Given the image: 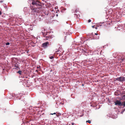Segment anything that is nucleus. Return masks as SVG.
<instances>
[{
  "label": "nucleus",
  "mask_w": 125,
  "mask_h": 125,
  "mask_svg": "<svg viewBox=\"0 0 125 125\" xmlns=\"http://www.w3.org/2000/svg\"><path fill=\"white\" fill-rule=\"evenodd\" d=\"M74 123H72V125H74Z\"/></svg>",
  "instance_id": "nucleus-24"
},
{
  "label": "nucleus",
  "mask_w": 125,
  "mask_h": 125,
  "mask_svg": "<svg viewBox=\"0 0 125 125\" xmlns=\"http://www.w3.org/2000/svg\"><path fill=\"white\" fill-rule=\"evenodd\" d=\"M10 44V43H9V42H7V43H6V45H9Z\"/></svg>",
  "instance_id": "nucleus-15"
},
{
  "label": "nucleus",
  "mask_w": 125,
  "mask_h": 125,
  "mask_svg": "<svg viewBox=\"0 0 125 125\" xmlns=\"http://www.w3.org/2000/svg\"><path fill=\"white\" fill-rule=\"evenodd\" d=\"M91 20L90 19H89L88 20V22H91Z\"/></svg>",
  "instance_id": "nucleus-19"
},
{
  "label": "nucleus",
  "mask_w": 125,
  "mask_h": 125,
  "mask_svg": "<svg viewBox=\"0 0 125 125\" xmlns=\"http://www.w3.org/2000/svg\"><path fill=\"white\" fill-rule=\"evenodd\" d=\"M87 122H88L90 124L91 123V122L90 120H88V121H86V123H87Z\"/></svg>",
  "instance_id": "nucleus-14"
},
{
  "label": "nucleus",
  "mask_w": 125,
  "mask_h": 125,
  "mask_svg": "<svg viewBox=\"0 0 125 125\" xmlns=\"http://www.w3.org/2000/svg\"><path fill=\"white\" fill-rule=\"evenodd\" d=\"M43 35L44 37H45V38L46 37V36H47H47V33L45 34V33H43V32H42Z\"/></svg>",
  "instance_id": "nucleus-10"
},
{
  "label": "nucleus",
  "mask_w": 125,
  "mask_h": 125,
  "mask_svg": "<svg viewBox=\"0 0 125 125\" xmlns=\"http://www.w3.org/2000/svg\"><path fill=\"white\" fill-rule=\"evenodd\" d=\"M56 115L57 117H58L59 116L61 115V114L60 113H58L56 114Z\"/></svg>",
  "instance_id": "nucleus-11"
},
{
  "label": "nucleus",
  "mask_w": 125,
  "mask_h": 125,
  "mask_svg": "<svg viewBox=\"0 0 125 125\" xmlns=\"http://www.w3.org/2000/svg\"><path fill=\"white\" fill-rule=\"evenodd\" d=\"M21 72H22L20 70V71H19L18 72H17V73H19L20 74H21Z\"/></svg>",
  "instance_id": "nucleus-12"
},
{
  "label": "nucleus",
  "mask_w": 125,
  "mask_h": 125,
  "mask_svg": "<svg viewBox=\"0 0 125 125\" xmlns=\"http://www.w3.org/2000/svg\"><path fill=\"white\" fill-rule=\"evenodd\" d=\"M79 10V9L78 8H76L75 9V10L74 12V10L73 11V12H74V13L76 12V13Z\"/></svg>",
  "instance_id": "nucleus-7"
},
{
  "label": "nucleus",
  "mask_w": 125,
  "mask_h": 125,
  "mask_svg": "<svg viewBox=\"0 0 125 125\" xmlns=\"http://www.w3.org/2000/svg\"><path fill=\"white\" fill-rule=\"evenodd\" d=\"M14 67H15V68H14L15 69H17V68H18L19 67L18 64H15L14 66Z\"/></svg>",
  "instance_id": "nucleus-8"
},
{
  "label": "nucleus",
  "mask_w": 125,
  "mask_h": 125,
  "mask_svg": "<svg viewBox=\"0 0 125 125\" xmlns=\"http://www.w3.org/2000/svg\"><path fill=\"white\" fill-rule=\"evenodd\" d=\"M95 29H97V28H95Z\"/></svg>",
  "instance_id": "nucleus-30"
},
{
  "label": "nucleus",
  "mask_w": 125,
  "mask_h": 125,
  "mask_svg": "<svg viewBox=\"0 0 125 125\" xmlns=\"http://www.w3.org/2000/svg\"><path fill=\"white\" fill-rule=\"evenodd\" d=\"M115 105H122L121 103L118 100L116 101L115 102Z\"/></svg>",
  "instance_id": "nucleus-6"
},
{
  "label": "nucleus",
  "mask_w": 125,
  "mask_h": 125,
  "mask_svg": "<svg viewBox=\"0 0 125 125\" xmlns=\"http://www.w3.org/2000/svg\"><path fill=\"white\" fill-rule=\"evenodd\" d=\"M99 38V37H98L97 38H96V39H98Z\"/></svg>",
  "instance_id": "nucleus-21"
},
{
  "label": "nucleus",
  "mask_w": 125,
  "mask_h": 125,
  "mask_svg": "<svg viewBox=\"0 0 125 125\" xmlns=\"http://www.w3.org/2000/svg\"><path fill=\"white\" fill-rule=\"evenodd\" d=\"M56 114V113H53V114H50L51 115H53L54 114Z\"/></svg>",
  "instance_id": "nucleus-18"
},
{
  "label": "nucleus",
  "mask_w": 125,
  "mask_h": 125,
  "mask_svg": "<svg viewBox=\"0 0 125 125\" xmlns=\"http://www.w3.org/2000/svg\"><path fill=\"white\" fill-rule=\"evenodd\" d=\"M36 72H38V71L37 70H36Z\"/></svg>",
  "instance_id": "nucleus-26"
},
{
  "label": "nucleus",
  "mask_w": 125,
  "mask_h": 125,
  "mask_svg": "<svg viewBox=\"0 0 125 125\" xmlns=\"http://www.w3.org/2000/svg\"><path fill=\"white\" fill-rule=\"evenodd\" d=\"M54 58V57L53 56H51L50 57V59H52Z\"/></svg>",
  "instance_id": "nucleus-16"
},
{
  "label": "nucleus",
  "mask_w": 125,
  "mask_h": 125,
  "mask_svg": "<svg viewBox=\"0 0 125 125\" xmlns=\"http://www.w3.org/2000/svg\"><path fill=\"white\" fill-rule=\"evenodd\" d=\"M124 103L125 104V101L124 102Z\"/></svg>",
  "instance_id": "nucleus-29"
},
{
  "label": "nucleus",
  "mask_w": 125,
  "mask_h": 125,
  "mask_svg": "<svg viewBox=\"0 0 125 125\" xmlns=\"http://www.w3.org/2000/svg\"><path fill=\"white\" fill-rule=\"evenodd\" d=\"M92 27L93 28H94V26H92Z\"/></svg>",
  "instance_id": "nucleus-20"
},
{
  "label": "nucleus",
  "mask_w": 125,
  "mask_h": 125,
  "mask_svg": "<svg viewBox=\"0 0 125 125\" xmlns=\"http://www.w3.org/2000/svg\"><path fill=\"white\" fill-rule=\"evenodd\" d=\"M52 37L51 36H47L44 39L51 41Z\"/></svg>",
  "instance_id": "nucleus-3"
},
{
  "label": "nucleus",
  "mask_w": 125,
  "mask_h": 125,
  "mask_svg": "<svg viewBox=\"0 0 125 125\" xmlns=\"http://www.w3.org/2000/svg\"><path fill=\"white\" fill-rule=\"evenodd\" d=\"M37 68H38V66L37 67Z\"/></svg>",
  "instance_id": "nucleus-28"
},
{
  "label": "nucleus",
  "mask_w": 125,
  "mask_h": 125,
  "mask_svg": "<svg viewBox=\"0 0 125 125\" xmlns=\"http://www.w3.org/2000/svg\"><path fill=\"white\" fill-rule=\"evenodd\" d=\"M75 15H76V18H79L80 17V16L79 14L77 15L76 14H74Z\"/></svg>",
  "instance_id": "nucleus-9"
},
{
  "label": "nucleus",
  "mask_w": 125,
  "mask_h": 125,
  "mask_svg": "<svg viewBox=\"0 0 125 125\" xmlns=\"http://www.w3.org/2000/svg\"><path fill=\"white\" fill-rule=\"evenodd\" d=\"M122 105H123L124 106H125V104L124 103H123V104H122Z\"/></svg>",
  "instance_id": "nucleus-17"
},
{
  "label": "nucleus",
  "mask_w": 125,
  "mask_h": 125,
  "mask_svg": "<svg viewBox=\"0 0 125 125\" xmlns=\"http://www.w3.org/2000/svg\"><path fill=\"white\" fill-rule=\"evenodd\" d=\"M115 95H118L119 94H118V93L117 92H115Z\"/></svg>",
  "instance_id": "nucleus-13"
},
{
  "label": "nucleus",
  "mask_w": 125,
  "mask_h": 125,
  "mask_svg": "<svg viewBox=\"0 0 125 125\" xmlns=\"http://www.w3.org/2000/svg\"><path fill=\"white\" fill-rule=\"evenodd\" d=\"M116 80L120 82L124 81H125V77H120L118 78H117Z\"/></svg>",
  "instance_id": "nucleus-2"
},
{
  "label": "nucleus",
  "mask_w": 125,
  "mask_h": 125,
  "mask_svg": "<svg viewBox=\"0 0 125 125\" xmlns=\"http://www.w3.org/2000/svg\"><path fill=\"white\" fill-rule=\"evenodd\" d=\"M124 60H125V59H122V61H124Z\"/></svg>",
  "instance_id": "nucleus-22"
},
{
  "label": "nucleus",
  "mask_w": 125,
  "mask_h": 125,
  "mask_svg": "<svg viewBox=\"0 0 125 125\" xmlns=\"http://www.w3.org/2000/svg\"><path fill=\"white\" fill-rule=\"evenodd\" d=\"M1 14V12L0 11V15Z\"/></svg>",
  "instance_id": "nucleus-25"
},
{
  "label": "nucleus",
  "mask_w": 125,
  "mask_h": 125,
  "mask_svg": "<svg viewBox=\"0 0 125 125\" xmlns=\"http://www.w3.org/2000/svg\"><path fill=\"white\" fill-rule=\"evenodd\" d=\"M56 16H58V14H57L56 15Z\"/></svg>",
  "instance_id": "nucleus-27"
},
{
  "label": "nucleus",
  "mask_w": 125,
  "mask_h": 125,
  "mask_svg": "<svg viewBox=\"0 0 125 125\" xmlns=\"http://www.w3.org/2000/svg\"><path fill=\"white\" fill-rule=\"evenodd\" d=\"M30 7L31 9L32 10V11L36 12H37V10H36L37 8H33V6H31Z\"/></svg>",
  "instance_id": "nucleus-5"
},
{
  "label": "nucleus",
  "mask_w": 125,
  "mask_h": 125,
  "mask_svg": "<svg viewBox=\"0 0 125 125\" xmlns=\"http://www.w3.org/2000/svg\"><path fill=\"white\" fill-rule=\"evenodd\" d=\"M49 45V42H46L43 43L42 44V46L44 48H46L47 46L48 45Z\"/></svg>",
  "instance_id": "nucleus-4"
},
{
  "label": "nucleus",
  "mask_w": 125,
  "mask_h": 125,
  "mask_svg": "<svg viewBox=\"0 0 125 125\" xmlns=\"http://www.w3.org/2000/svg\"><path fill=\"white\" fill-rule=\"evenodd\" d=\"M31 3L33 5L37 6V8L38 9H40L42 7L41 3L37 0H33Z\"/></svg>",
  "instance_id": "nucleus-1"
},
{
  "label": "nucleus",
  "mask_w": 125,
  "mask_h": 125,
  "mask_svg": "<svg viewBox=\"0 0 125 125\" xmlns=\"http://www.w3.org/2000/svg\"><path fill=\"white\" fill-rule=\"evenodd\" d=\"M95 35H97V33H95Z\"/></svg>",
  "instance_id": "nucleus-23"
}]
</instances>
